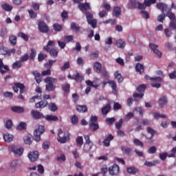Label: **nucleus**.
<instances>
[{
	"instance_id": "nucleus-16",
	"label": "nucleus",
	"mask_w": 176,
	"mask_h": 176,
	"mask_svg": "<svg viewBox=\"0 0 176 176\" xmlns=\"http://www.w3.org/2000/svg\"><path fill=\"white\" fill-rule=\"evenodd\" d=\"M28 157L30 162H36L39 159V152L38 151H32L28 155Z\"/></svg>"
},
{
	"instance_id": "nucleus-27",
	"label": "nucleus",
	"mask_w": 176,
	"mask_h": 176,
	"mask_svg": "<svg viewBox=\"0 0 176 176\" xmlns=\"http://www.w3.org/2000/svg\"><path fill=\"white\" fill-rule=\"evenodd\" d=\"M120 14H122V8H120L119 6L114 7L113 10V16H114V17H119Z\"/></svg>"
},
{
	"instance_id": "nucleus-4",
	"label": "nucleus",
	"mask_w": 176,
	"mask_h": 176,
	"mask_svg": "<svg viewBox=\"0 0 176 176\" xmlns=\"http://www.w3.org/2000/svg\"><path fill=\"white\" fill-rule=\"evenodd\" d=\"M58 141L60 144H65L67 141H69V132L63 131V129H58Z\"/></svg>"
},
{
	"instance_id": "nucleus-49",
	"label": "nucleus",
	"mask_w": 176,
	"mask_h": 176,
	"mask_svg": "<svg viewBox=\"0 0 176 176\" xmlns=\"http://www.w3.org/2000/svg\"><path fill=\"white\" fill-rule=\"evenodd\" d=\"M48 109L52 111V112H56V111L58 109V107L55 103L51 102L48 104Z\"/></svg>"
},
{
	"instance_id": "nucleus-47",
	"label": "nucleus",
	"mask_w": 176,
	"mask_h": 176,
	"mask_svg": "<svg viewBox=\"0 0 176 176\" xmlns=\"http://www.w3.org/2000/svg\"><path fill=\"white\" fill-rule=\"evenodd\" d=\"M9 41L12 46H16V45H17V37H16V36H10L9 37Z\"/></svg>"
},
{
	"instance_id": "nucleus-39",
	"label": "nucleus",
	"mask_w": 176,
	"mask_h": 176,
	"mask_svg": "<svg viewBox=\"0 0 176 176\" xmlns=\"http://www.w3.org/2000/svg\"><path fill=\"white\" fill-rule=\"evenodd\" d=\"M114 76L116 79H117L118 83H122V82H123V77H122V74L119 73V72H116L114 73Z\"/></svg>"
},
{
	"instance_id": "nucleus-9",
	"label": "nucleus",
	"mask_w": 176,
	"mask_h": 176,
	"mask_svg": "<svg viewBox=\"0 0 176 176\" xmlns=\"http://www.w3.org/2000/svg\"><path fill=\"white\" fill-rule=\"evenodd\" d=\"M85 140V143L83 146V149L86 153L88 152H90L91 149L93 148L94 143L93 142L90 141V136L89 135H85L84 137Z\"/></svg>"
},
{
	"instance_id": "nucleus-8",
	"label": "nucleus",
	"mask_w": 176,
	"mask_h": 176,
	"mask_svg": "<svg viewBox=\"0 0 176 176\" xmlns=\"http://www.w3.org/2000/svg\"><path fill=\"white\" fill-rule=\"evenodd\" d=\"M45 126L40 125L38 126L37 129L34 130V141H36V142H39L41 141V135L45 133Z\"/></svg>"
},
{
	"instance_id": "nucleus-43",
	"label": "nucleus",
	"mask_w": 176,
	"mask_h": 176,
	"mask_svg": "<svg viewBox=\"0 0 176 176\" xmlns=\"http://www.w3.org/2000/svg\"><path fill=\"white\" fill-rule=\"evenodd\" d=\"M35 57H36V50H35V49L34 48H32L31 52L29 56V58L30 60H32V61H34L35 60Z\"/></svg>"
},
{
	"instance_id": "nucleus-14",
	"label": "nucleus",
	"mask_w": 176,
	"mask_h": 176,
	"mask_svg": "<svg viewBox=\"0 0 176 176\" xmlns=\"http://www.w3.org/2000/svg\"><path fill=\"white\" fill-rule=\"evenodd\" d=\"M149 47L150 49H151L152 52H153V53L156 55H157V56L160 58V57H162V52H160L159 50V45H156V44H153V43H150L149 44Z\"/></svg>"
},
{
	"instance_id": "nucleus-44",
	"label": "nucleus",
	"mask_w": 176,
	"mask_h": 176,
	"mask_svg": "<svg viewBox=\"0 0 176 176\" xmlns=\"http://www.w3.org/2000/svg\"><path fill=\"white\" fill-rule=\"evenodd\" d=\"M71 30H72V31H75L76 32H79L80 31V27L76 25V23L72 22L71 23Z\"/></svg>"
},
{
	"instance_id": "nucleus-52",
	"label": "nucleus",
	"mask_w": 176,
	"mask_h": 176,
	"mask_svg": "<svg viewBox=\"0 0 176 176\" xmlns=\"http://www.w3.org/2000/svg\"><path fill=\"white\" fill-rule=\"evenodd\" d=\"M147 133L148 134H151V138H153V135H155V134H156V131H155V129H153V128L151 127V126H148L147 129Z\"/></svg>"
},
{
	"instance_id": "nucleus-57",
	"label": "nucleus",
	"mask_w": 176,
	"mask_h": 176,
	"mask_svg": "<svg viewBox=\"0 0 176 176\" xmlns=\"http://www.w3.org/2000/svg\"><path fill=\"white\" fill-rule=\"evenodd\" d=\"M109 85H110L113 91H116L118 89V86L116 85V82L115 81L111 80L108 82Z\"/></svg>"
},
{
	"instance_id": "nucleus-28",
	"label": "nucleus",
	"mask_w": 176,
	"mask_h": 176,
	"mask_svg": "<svg viewBox=\"0 0 176 176\" xmlns=\"http://www.w3.org/2000/svg\"><path fill=\"white\" fill-rule=\"evenodd\" d=\"M14 85L20 89V94H23V93H25V85H24V84L21 82H14Z\"/></svg>"
},
{
	"instance_id": "nucleus-40",
	"label": "nucleus",
	"mask_w": 176,
	"mask_h": 176,
	"mask_svg": "<svg viewBox=\"0 0 176 176\" xmlns=\"http://www.w3.org/2000/svg\"><path fill=\"white\" fill-rule=\"evenodd\" d=\"M70 89H71V85L68 82H66L62 85V90H63L65 93H69Z\"/></svg>"
},
{
	"instance_id": "nucleus-6",
	"label": "nucleus",
	"mask_w": 176,
	"mask_h": 176,
	"mask_svg": "<svg viewBox=\"0 0 176 176\" xmlns=\"http://www.w3.org/2000/svg\"><path fill=\"white\" fill-rule=\"evenodd\" d=\"M166 16L170 20L169 23V27L173 30V31H176V16L171 10L166 12Z\"/></svg>"
},
{
	"instance_id": "nucleus-26",
	"label": "nucleus",
	"mask_w": 176,
	"mask_h": 176,
	"mask_svg": "<svg viewBox=\"0 0 176 176\" xmlns=\"http://www.w3.org/2000/svg\"><path fill=\"white\" fill-rule=\"evenodd\" d=\"M76 111L80 113H86V112L88 111L87 106L78 104L76 106Z\"/></svg>"
},
{
	"instance_id": "nucleus-31",
	"label": "nucleus",
	"mask_w": 176,
	"mask_h": 176,
	"mask_svg": "<svg viewBox=\"0 0 176 176\" xmlns=\"http://www.w3.org/2000/svg\"><path fill=\"white\" fill-rule=\"evenodd\" d=\"M153 118L155 120H159V119H160V118L162 119H166V118H167V116L164 114H160L158 112H153Z\"/></svg>"
},
{
	"instance_id": "nucleus-25",
	"label": "nucleus",
	"mask_w": 176,
	"mask_h": 176,
	"mask_svg": "<svg viewBox=\"0 0 176 176\" xmlns=\"http://www.w3.org/2000/svg\"><path fill=\"white\" fill-rule=\"evenodd\" d=\"M44 119H45L47 122H57V120H58V117L53 115H47L44 116Z\"/></svg>"
},
{
	"instance_id": "nucleus-33",
	"label": "nucleus",
	"mask_w": 176,
	"mask_h": 176,
	"mask_svg": "<svg viewBox=\"0 0 176 176\" xmlns=\"http://www.w3.org/2000/svg\"><path fill=\"white\" fill-rule=\"evenodd\" d=\"M89 129L91 131H97L100 129V125L98 123H89Z\"/></svg>"
},
{
	"instance_id": "nucleus-58",
	"label": "nucleus",
	"mask_w": 176,
	"mask_h": 176,
	"mask_svg": "<svg viewBox=\"0 0 176 176\" xmlns=\"http://www.w3.org/2000/svg\"><path fill=\"white\" fill-rule=\"evenodd\" d=\"M86 84L87 85V86H90L91 87H94V89H98V87H100L98 85H95L94 82H92L89 80L86 81Z\"/></svg>"
},
{
	"instance_id": "nucleus-48",
	"label": "nucleus",
	"mask_w": 176,
	"mask_h": 176,
	"mask_svg": "<svg viewBox=\"0 0 176 176\" xmlns=\"http://www.w3.org/2000/svg\"><path fill=\"white\" fill-rule=\"evenodd\" d=\"M53 28L56 32H60V31H63V25L58 23H54L53 25Z\"/></svg>"
},
{
	"instance_id": "nucleus-64",
	"label": "nucleus",
	"mask_w": 176,
	"mask_h": 176,
	"mask_svg": "<svg viewBox=\"0 0 176 176\" xmlns=\"http://www.w3.org/2000/svg\"><path fill=\"white\" fill-rule=\"evenodd\" d=\"M170 154H168V157H175V153H176V147L173 148L170 150Z\"/></svg>"
},
{
	"instance_id": "nucleus-1",
	"label": "nucleus",
	"mask_w": 176,
	"mask_h": 176,
	"mask_svg": "<svg viewBox=\"0 0 176 176\" xmlns=\"http://www.w3.org/2000/svg\"><path fill=\"white\" fill-rule=\"evenodd\" d=\"M55 46V43L54 41H49L47 44L43 47V50L50 53L51 57H57L58 56V50L53 48Z\"/></svg>"
},
{
	"instance_id": "nucleus-53",
	"label": "nucleus",
	"mask_w": 176,
	"mask_h": 176,
	"mask_svg": "<svg viewBox=\"0 0 176 176\" xmlns=\"http://www.w3.org/2000/svg\"><path fill=\"white\" fill-rule=\"evenodd\" d=\"M18 36L19 38H22V39L25 40V42H28V35L25 34V33L21 32L18 33Z\"/></svg>"
},
{
	"instance_id": "nucleus-36",
	"label": "nucleus",
	"mask_w": 176,
	"mask_h": 176,
	"mask_svg": "<svg viewBox=\"0 0 176 176\" xmlns=\"http://www.w3.org/2000/svg\"><path fill=\"white\" fill-rule=\"evenodd\" d=\"M135 69L137 72H139V74H141L144 71V65L141 63H137L135 65Z\"/></svg>"
},
{
	"instance_id": "nucleus-34",
	"label": "nucleus",
	"mask_w": 176,
	"mask_h": 176,
	"mask_svg": "<svg viewBox=\"0 0 176 176\" xmlns=\"http://www.w3.org/2000/svg\"><path fill=\"white\" fill-rule=\"evenodd\" d=\"M13 135H10L9 133H6L3 135V140L6 142H12L13 141Z\"/></svg>"
},
{
	"instance_id": "nucleus-23",
	"label": "nucleus",
	"mask_w": 176,
	"mask_h": 176,
	"mask_svg": "<svg viewBox=\"0 0 176 176\" xmlns=\"http://www.w3.org/2000/svg\"><path fill=\"white\" fill-rule=\"evenodd\" d=\"M94 69L96 74H101V71L102 69V65L100 63V62H95L94 63Z\"/></svg>"
},
{
	"instance_id": "nucleus-62",
	"label": "nucleus",
	"mask_w": 176,
	"mask_h": 176,
	"mask_svg": "<svg viewBox=\"0 0 176 176\" xmlns=\"http://www.w3.org/2000/svg\"><path fill=\"white\" fill-rule=\"evenodd\" d=\"M159 157L160 159L162 160V162H164V160H166V159H167V157H168V154L166 152L160 153L159 154Z\"/></svg>"
},
{
	"instance_id": "nucleus-41",
	"label": "nucleus",
	"mask_w": 176,
	"mask_h": 176,
	"mask_svg": "<svg viewBox=\"0 0 176 176\" xmlns=\"http://www.w3.org/2000/svg\"><path fill=\"white\" fill-rule=\"evenodd\" d=\"M12 67L13 69H19L23 67V64H21V60H17L12 64Z\"/></svg>"
},
{
	"instance_id": "nucleus-13",
	"label": "nucleus",
	"mask_w": 176,
	"mask_h": 176,
	"mask_svg": "<svg viewBox=\"0 0 176 176\" xmlns=\"http://www.w3.org/2000/svg\"><path fill=\"white\" fill-rule=\"evenodd\" d=\"M31 116L33 119H35V120H39V119H44L45 118L43 113L37 110H32Z\"/></svg>"
},
{
	"instance_id": "nucleus-51",
	"label": "nucleus",
	"mask_w": 176,
	"mask_h": 176,
	"mask_svg": "<svg viewBox=\"0 0 176 176\" xmlns=\"http://www.w3.org/2000/svg\"><path fill=\"white\" fill-rule=\"evenodd\" d=\"M2 8L6 12H12V10L13 9V7L8 3L3 4Z\"/></svg>"
},
{
	"instance_id": "nucleus-35",
	"label": "nucleus",
	"mask_w": 176,
	"mask_h": 176,
	"mask_svg": "<svg viewBox=\"0 0 176 176\" xmlns=\"http://www.w3.org/2000/svg\"><path fill=\"white\" fill-rule=\"evenodd\" d=\"M126 172L128 174H137V173H138V169L134 166H131L126 168Z\"/></svg>"
},
{
	"instance_id": "nucleus-19",
	"label": "nucleus",
	"mask_w": 176,
	"mask_h": 176,
	"mask_svg": "<svg viewBox=\"0 0 176 176\" xmlns=\"http://www.w3.org/2000/svg\"><path fill=\"white\" fill-rule=\"evenodd\" d=\"M167 102H168L167 96H161L158 100V105L160 107V108H163L165 105H167Z\"/></svg>"
},
{
	"instance_id": "nucleus-45",
	"label": "nucleus",
	"mask_w": 176,
	"mask_h": 176,
	"mask_svg": "<svg viewBox=\"0 0 176 176\" xmlns=\"http://www.w3.org/2000/svg\"><path fill=\"white\" fill-rule=\"evenodd\" d=\"M105 122H106L107 124H108L109 126H112V124H113V123H115V122H116V118H115L114 117L107 118H106Z\"/></svg>"
},
{
	"instance_id": "nucleus-21",
	"label": "nucleus",
	"mask_w": 176,
	"mask_h": 176,
	"mask_svg": "<svg viewBox=\"0 0 176 176\" xmlns=\"http://www.w3.org/2000/svg\"><path fill=\"white\" fill-rule=\"evenodd\" d=\"M32 74L34 76V79H35L36 83H38V85H39V83H41V82H42V74H41V73L38 71H34V72H32Z\"/></svg>"
},
{
	"instance_id": "nucleus-56",
	"label": "nucleus",
	"mask_w": 176,
	"mask_h": 176,
	"mask_svg": "<svg viewBox=\"0 0 176 176\" xmlns=\"http://www.w3.org/2000/svg\"><path fill=\"white\" fill-rule=\"evenodd\" d=\"M133 144L136 145V146H140V148H144V143L138 139H134Z\"/></svg>"
},
{
	"instance_id": "nucleus-50",
	"label": "nucleus",
	"mask_w": 176,
	"mask_h": 176,
	"mask_svg": "<svg viewBox=\"0 0 176 176\" xmlns=\"http://www.w3.org/2000/svg\"><path fill=\"white\" fill-rule=\"evenodd\" d=\"M145 90H146V85L145 84H142L139 85L137 88V91H138V93H144Z\"/></svg>"
},
{
	"instance_id": "nucleus-30",
	"label": "nucleus",
	"mask_w": 176,
	"mask_h": 176,
	"mask_svg": "<svg viewBox=\"0 0 176 176\" xmlns=\"http://www.w3.org/2000/svg\"><path fill=\"white\" fill-rule=\"evenodd\" d=\"M21 166V162L19 160H13L10 163V167L12 170H15V168H17V167H20Z\"/></svg>"
},
{
	"instance_id": "nucleus-10",
	"label": "nucleus",
	"mask_w": 176,
	"mask_h": 176,
	"mask_svg": "<svg viewBox=\"0 0 176 176\" xmlns=\"http://www.w3.org/2000/svg\"><path fill=\"white\" fill-rule=\"evenodd\" d=\"M38 31L42 32L43 34H47L50 30L49 29V26L45 23L43 21H40L38 24Z\"/></svg>"
},
{
	"instance_id": "nucleus-32",
	"label": "nucleus",
	"mask_w": 176,
	"mask_h": 176,
	"mask_svg": "<svg viewBox=\"0 0 176 176\" xmlns=\"http://www.w3.org/2000/svg\"><path fill=\"white\" fill-rule=\"evenodd\" d=\"M111 104H107L105 107L102 108V115H108L111 111Z\"/></svg>"
},
{
	"instance_id": "nucleus-12",
	"label": "nucleus",
	"mask_w": 176,
	"mask_h": 176,
	"mask_svg": "<svg viewBox=\"0 0 176 176\" xmlns=\"http://www.w3.org/2000/svg\"><path fill=\"white\" fill-rule=\"evenodd\" d=\"M78 8L82 13H87V10H91V7L90 6V3H79Z\"/></svg>"
},
{
	"instance_id": "nucleus-5",
	"label": "nucleus",
	"mask_w": 176,
	"mask_h": 176,
	"mask_svg": "<svg viewBox=\"0 0 176 176\" xmlns=\"http://www.w3.org/2000/svg\"><path fill=\"white\" fill-rule=\"evenodd\" d=\"M146 80H152L151 86L152 87H155L156 89H160L162 87V78L160 77H150L148 75L144 76Z\"/></svg>"
},
{
	"instance_id": "nucleus-59",
	"label": "nucleus",
	"mask_w": 176,
	"mask_h": 176,
	"mask_svg": "<svg viewBox=\"0 0 176 176\" xmlns=\"http://www.w3.org/2000/svg\"><path fill=\"white\" fill-rule=\"evenodd\" d=\"M115 124L116 129H117V130H120V129H122V126H123V119H120L119 122H116Z\"/></svg>"
},
{
	"instance_id": "nucleus-22",
	"label": "nucleus",
	"mask_w": 176,
	"mask_h": 176,
	"mask_svg": "<svg viewBox=\"0 0 176 176\" xmlns=\"http://www.w3.org/2000/svg\"><path fill=\"white\" fill-rule=\"evenodd\" d=\"M113 138H115V137H113L112 134L109 135V136L103 140L104 146H109V145H111V141H112Z\"/></svg>"
},
{
	"instance_id": "nucleus-37",
	"label": "nucleus",
	"mask_w": 176,
	"mask_h": 176,
	"mask_svg": "<svg viewBox=\"0 0 176 176\" xmlns=\"http://www.w3.org/2000/svg\"><path fill=\"white\" fill-rule=\"evenodd\" d=\"M116 45L118 46V47H120V49H124V47H126V43L124 42V41L119 39L116 41Z\"/></svg>"
},
{
	"instance_id": "nucleus-7",
	"label": "nucleus",
	"mask_w": 176,
	"mask_h": 176,
	"mask_svg": "<svg viewBox=\"0 0 176 176\" xmlns=\"http://www.w3.org/2000/svg\"><path fill=\"white\" fill-rule=\"evenodd\" d=\"M84 14H85L88 24H89V25H91L94 29L97 28V19H94L93 14L88 12H85Z\"/></svg>"
},
{
	"instance_id": "nucleus-46",
	"label": "nucleus",
	"mask_w": 176,
	"mask_h": 176,
	"mask_svg": "<svg viewBox=\"0 0 176 176\" xmlns=\"http://www.w3.org/2000/svg\"><path fill=\"white\" fill-rule=\"evenodd\" d=\"M84 79L85 78H84L83 76H80V74H79V73H76V74L74 77V80H76V82H78V83L83 82Z\"/></svg>"
},
{
	"instance_id": "nucleus-24",
	"label": "nucleus",
	"mask_w": 176,
	"mask_h": 176,
	"mask_svg": "<svg viewBox=\"0 0 176 176\" xmlns=\"http://www.w3.org/2000/svg\"><path fill=\"white\" fill-rule=\"evenodd\" d=\"M47 105H49V102H47V100H41L35 104V107L43 109V108H46Z\"/></svg>"
},
{
	"instance_id": "nucleus-61",
	"label": "nucleus",
	"mask_w": 176,
	"mask_h": 176,
	"mask_svg": "<svg viewBox=\"0 0 176 176\" xmlns=\"http://www.w3.org/2000/svg\"><path fill=\"white\" fill-rule=\"evenodd\" d=\"M47 58V55L44 54L42 52H40L38 55V60L40 62L43 61V60H45V58Z\"/></svg>"
},
{
	"instance_id": "nucleus-38",
	"label": "nucleus",
	"mask_w": 176,
	"mask_h": 176,
	"mask_svg": "<svg viewBox=\"0 0 176 176\" xmlns=\"http://www.w3.org/2000/svg\"><path fill=\"white\" fill-rule=\"evenodd\" d=\"M57 60H49L48 63H46L44 64V67L45 68L49 69H50V68H52V67H53V64L54 63H56Z\"/></svg>"
},
{
	"instance_id": "nucleus-54",
	"label": "nucleus",
	"mask_w": 176,
	"mask_h": 176,
	"mask_svg": "<svg viewBox=\"0 0 176 176\" xmlns=\"http://www.w3.org/2000/svg\"><path fill=\"white\" fill-rule=\"evenodd\" d=\"M76 142L77 144V146H82V145H83V137L82 136H78L76 139Z\"/></svg>"
},
{
	"instance_id": "nucleus-29",
	"label": "nucleus",
	"mask_w": 176,
	"mask_h": 176,
	"mask_svg": "<svg viewBox=\"0 0 176 176\" xmlns=\"http://www.w3.org/2000/svg\"><path fill=\"white\" fill-rule=\"evenodd\" d=\"M121 151L124 152L125 155H127L128 156H131L133 155V150L130 147L122 146Z\"/></svg>"
},
{
	"instance_id": "nucleus-18",
	"label": "nucleus",
	"mask_w": 176,
	"mask_h": 176,
	"mask_svg": "<svg viewBox=\"0 0 176 176\" xmlns=\"http://www.w3.org/2000/svg\"><path fill=\"white\" fill-rule=\"evenodd\" d=\"M10 148L11 151H12L13 153H14V155H16V156H21L23 155V152H24V150L23 148H17V147H16V146L14 145H12Z\"/></svg>"
},
{
	"instance_id": "nucleus-3",
	"label": "nucleus",
	"mask_w": 176,
	"mask_h": 176,
	"mask_svg": "<svg viewBox=\"0 0 176 176\" xmlns=\"http://www.w3.org/2000/svg\"><path fill=\"white\" fill-rule=\"evenodd\" d=\"M156 8L160 10H161L162 13H164V12H167V9H168V6H167V4L164 3H157ZM166 17H167V14H160L157 16V21H159L160 23H163Z\"/></svg>"
},
{
	"instance_id": "nucleus-2",
	"label": "nucleus",
	"mask_w": 176,
	"mask_h": 176,
	"mask_svg": "<svg viewBox=\"0 0 176 176\" xmlns=\"http://www.w3.org/2000/svg\"><path fill=\"white\" fill-rule=\"evenodd\" d=\"M57 78L47 76L44 79V82L46 83L45 85V90L46 91H54L56 90V85L54 83H56Z\"/></svg>"
},
{
	"instance_id": "nucleus-11",
	"label": "nucleus",
	"mask_w": 176,
	"mask_h": 176,
	"mask_svg": "<svg viewBox=\"0 0 176 176\" xmlns=\"http://www.w3.org/2000/svg\"><path fill=\"white\" fill-rule=\"evenodd\" d=\"M120 171V168H119V165L114 164L113 166L109 168V174L111 176H116L119 174Z\"/></svg>"
},
{
	"instance_id": "nucleus-20",
	"label": "nucleus",
	"mask_w": 176,
	"mask_h": 176,
	"mask_svg": "<svg viewBox=\"0 0 176 176\" xmlns=\"http://www.w3.org/2000/svg\"><path fill=\"white\" fill-rule=\"evenodd\" d=\"M11 111L14 113H24L25 109L23 107L14 106L11 107Z\"/></svg>"
},
{
	"instance_id": "nucleus-55",
	"label": "nucleus",
	"mask_w": 176,
	"mask_h": 176,
	"mask_svg": "<svg viewBox=\"0 0 176 176\" xmlns=\"http://www.w3.org/2000/svg\"><path fill=\"white\" fill-rule=\"evenodd\" d=\"M28 12L29 13V16H30V19H36L38 14H36V12H34V10H28Z\"/></svg>"
},
{
	"instance_id": "nucleus-42",
	"label": "nucleus",
	"mask_w": 176,
	"mask_h": 176,
	"mask_svg": "<svg viewBox=\"0 0 176 176\" xmlns=\"http://www.w3.org/2000/svg\"><path fill=\"white\" fill-rule=\"evenodd\" d=\"M156 164H159V160H155L152 162H148L146 161L144 162V166H146L147 167H153V166H156Z\"/></svg>"
},
{
	"instance_id": "nucleus-15",
	"label": "nucleus",
	"mask_w": 176,
	"mask_h": 176,
	"mask_svg": "<svg viewBox=\"0 0 176 176\" xmlns=\"http://www.w3.org/2000/svg\"><path fill=\"white\" fill-rule=\"evenodd\" d=\"M8 71H10L9 66L8 65H4L3 60L0 58V74H1V75H5Z\"/></svg>"
},
{
	"instance_id": "nucleus-63",
	"label": "nucleus",
	"mask_w": 176,
	"mask_h": 176,
	"mask_svg": "<svg viewBox=\"0 0 176 176\" xmlns=\"http://www.w3.org/2000/svg\"><path fill=\"white\" fill-rule=\"evenodd\" d=\"M113 108L114 111H119V109H122V104L119 102H114Z\"/></svg>"
},
{
	"instance_id": "nucleus-17",
	"label": "nucleus",
	"mask_w": 176,
	"mask_h": 176,
	"mask_svg": "<svg viewBox=\"0 0 176 176\" xmlns=\"http://www.w3.org/2000/svg\"><path fill=\"white\" fill-rule=\"evenodd\" d=\"M138 6V1L137 0H129L126 5V8L130 9L131 10H134V9H137Z\"/></svg>"
},
{
	"instance_id": "nucleus-60",
	"label": "nucleus",
	"mask_w": 176,
	"mask_h": 176,
	"mask_svg": "<svg viewBox=\"0 0 176 176\" xmlns=\"http://www.w3.org/2000/svg\"><path fill=\"white\" fill-rule=\"evenodd\" d=\"M157 151V148H156V146H152L148 148V153H149L150 155H155Z\"/></svg>"
}]
</instances>
